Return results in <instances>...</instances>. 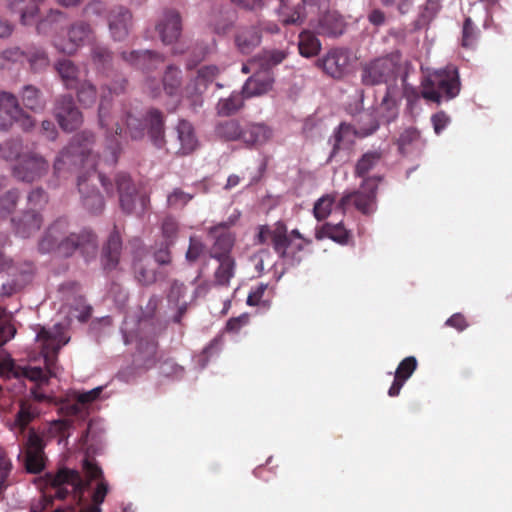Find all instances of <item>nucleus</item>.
Wrapping results in <instances>:
<instances>
[{"label":"nucleus","mask_w":512,"mask_h":512,"mask_svg":"<svg viewBox=\"0 0 512 512\" xmlns=\"http://www.w3.org/2000/svg\"><path fill=\"white\" fill-rule=\"evenodd\" d=\"M77 250L86 259L95 257L98 250L97 236L90 229H82L79 233L69 232V223L65 218L55 220L39 241L41 253L54 252L69 257Z\"/></svg>","instance_id":"obj_1"},{"label":"nucleus","mask_w":512,"mask_h":512,"mask_svg":"<svg viewBox=\"0 0 512 512\" xmlns=\"http://www.w3.org/2000/svg\"><path fill=\"white\" fill-rule=\"evenodd\" d=\"M127 86V80L121 78L112 83V85L102 87L101 100L98 108V121L99 126L105 130L107 149L109 151V157L106 159L111 165L116 164L118 156L121 151L120 142L118 136L122 133V126L120 120L124 121V116H116L111 111L110 101L107 99V94L119 95L123 93Z\"/></svg>","instance_id":"obj_2"},{"label":"nucleus","mask_w":512,"mask_h":512,"mask_svg":"<svg viewBox=\"0 0 512 512\" xmlns=\"http://www.w3.org/2000/svg\"><path fill=\"white\" fill-rule=\"evenodd\" d=\"M461 89L456 67L448 66L429 73L421 82V97L428 102L440 104L455 98Z\"/></svg>","instance_id":"obj_3"},{"label":"nucleus","mask_w":512,"mask_h":512,"mask_svg":"<svg viewBox=\"0 0 512 512\" xmlns=\"http://www.w3.org/2000/svg\"><path fill=\"white\" fill-rule=\"evenodd\" d=\"M268 240L275 252L289 265L294 266L301 262L299 253L302 251V244L288 237L287 227L283 222L275 223L272 228L267 225L259 227L257 243L265 244Z\"/></svg>","instance_id":"obj_4"},{"label":"nucleus","mask_w":512,"mask_h":512,"mask_svg":"<svg viewBox=\"0 0 512 512\" xmlns=\"http://www.w3.org/2000/svg\"><path fill=\"white\" fill-rule=\"evenodd\" d=\"M159 302V299L156 297H151L138 320L139 330L147 332L153 336L151 339L146 341L141 339L138 343V351L143 354L148 365H153L155 363L158 347L155 336L166 326L161 317L157 314Z\"/></svg>","instance_id":"obj_5"},{"label":"nucleus","mask_w":512,"mask_h":512,"mask_svg":"<svg viewBox=\"0 0 512 512\" xmlns=\"http://www.w3.org/2000/svg\"><path fill=\"white\" fill-rule=\"evenodd\" d=\"M94 142V135L91 132L84 131L74 136L70 144L61 151L54 163L55 172L60 171L64 165L80 164L84 167L96 170L99 162L95 161L90 146Z\"/></svg>","instance_id":"obj_6"},{"label":"nucleus","mask_w":512,"mask_h":512,"mask_svg":"<svg viewBox=\"0 0 512 512\" xmlns=\"http://www.w3.org/2000/svg\"><path fill=\"white\" fill-rule=\"evenodd\" d=\"M363 117L366 118L367 125H361L355 128L348 123L342 122L334 129L328 139V144L331 145V152L328 157L329 162L333 161L340 151L350 150L355 143L356 137H367L378 129L379 123L371 114L365 113L362 118Z\"/></svg>","instance_id":"obj_7"},{"label":"nucleus","mask_w":512,"mask_h":512,"mask_svg":"<svg viewBox=\"0 0 512 512\" xmlns=\"http://www.w3.org/2000/svg\"><path fill=\"white\" fill-rule=\"evenodd\" d=\"M46 480L54 491L50 496L58 500H65L72 495L77 503L83 499L84 493L89 486L76 470L62 468L56 473H48Z\"/></svg>","instance_id":"obj_8"},{"label":"nucleus","mask_w":512,"mask_h":512,"mask_svg":"<svg viewBox=\"0 0 512 512\" xmlns=\"http://www.w3.org/2000/svg\"><path fill=\"white\" fill-rule=\"evenodd\" d=\"M146 123L134 117L131 113L125 114V124L127 132L132 139H141L145 134L146 126L153 144L161 148L164 145V119L162 113L157 109H151L147 112Z\"/></svg>","instance_id":"obj_9"},{"label":"nucleus","mask_w":512,"mask_h":512,"mask_svg":"<svg viewBox=\"0 0 512 512\" xmlns=\"http://www.w3.org/2000/svg\"><path fill=\"white\" fill-rule=\"evenodd\" d=\"M115 184L119 195V204L125 214H143L150 203L149 196L144 192H138L131 177L126 173H118L115 176Z\"/></svg>","instance_id":"obj_10"},{"label":"nucleus","mask_w":512,"mask_h":512,"mask_svg":"<svg viewBox=\"0 0 512 512\" xmlns=\"http://www.w3.org/2000/svg\"><path fill=\"white\" fill-rule=\"evenodd\" d=\"M377 179L365 178L360 190L344 195L338 202V208L345 212L353 204L364 215H371L375 211L377 197Z\"/></svg>","instance_id":"obj_11"},{"label":"nucleus","mask_w":512,"mask_h":512,"mask_svg":"<svg viewBox=\"0 0 512 512\" xmlns=\"http://www.w3.org/2000/svg\"><path fill=\"white\" fill-rule=\"evenodd\" d=\"M49 163L40 154L25 152L18 162L11 166V174L18 181L32 183L48 173Z\"/></svg>","instance_id":"obj_12"},{"label":"nucleus","mask_w":512,"mask_h":512,"mask_svg":"<svg viewBox=\"0 0 512 512\" xmlns=\"http://www.w3.org/2000/svg\"><path fill=\"white\" fill-rule=\"evenodd\" d=\"M36 341L40 345L45 365L50 370L56 362L60 349L68 343L69 338L59 325H55L52 329L41 327L37 332Z\"/></svg>","instance_id":"obj_13"},{"label":"nucleus","mask_w":512,"mask_h":512,"mask_svg":"<svg viewBox=\"0 0 512 512\" xmlns=\"http://www.w3.org/2000/svg\"><path fill=\"white\" fill-rule=\"evenodd\" d=\"M397 63L391 57L378 58L366 64L361 73V80L364 85L387 84L397 77Z\"/></svg>","instance_id":"obj_14"},{"label":"nucleus","mask_w":512,"mask_h":512,"mask_svg":"<svg viewBox=\"0 0 512 512\" xmlns=\"http://www.w3.org/2000/svg\"><path fill=\"white\" fill-rule=\"evenodd\" d=\"M53 112L59 126L64 131H74L79 128L83 122L82 113L77 108L71 95H61L57 97Z\"/></svg>","instance_id":"obj_15"},{"label":"nucleus","mask_w":512,"mask_h":512,"mask_svg":"<svg viewBox=\"0 0 512 512\" xmlns=\"http://www.w3.org/2000/svg\"><path fill=\"white\" fill-rule=\"evenodd\" d=\"M110 36L114 41H124L133 29V14L124 6H115L107 14Z\"/></svg>","instance_id":"obj_16"},{"label":"nucleus","mask_w":512,"mask_h":512,"mask_svg":"<svg viewBox=\"0 0 512 512\" xmlns=\"http://www.w3.org/2000/svg\"><path fill=\"white\" fill-rule=\"evenodd\" d=\"M24 448V464L27 472L32 474L40 473L45 467V443L43 438L34 429L29 430Z\"/></svg>","instance_id":"obj_17"},{"label":"nucleus","mask_w":512,"mask_h":512,"mask_svg":"<svg viewBox=\"0 0 512 512\" xmlns=\"http://www.w3.org/2000/svg\"><path fill=\"white\" fill-rule=\"evenodd\" d=\"M208 237L213 241L209 253L214 259L233 258L231 250L235 237L226 223H220L208 230Z\"/></svg>","instance_id":"obj_18"},{"label":"nucleus","mask_w":512,"mask_h":512,"mask_svg":"<svg viewBox=\"0 0 512 512\" xmlns=\"http://www.w3.org/2000/svg\"><path fill=\"white\" fill-rule=\"evenodd\" d=\"M319 13V17L315 20L311 19L309 25L318 35L326 37H338L343 34L346 23L342 15L337 11L327 10Z\"/></svg>","instance_id":"obj_19"},{"label":"nucleus","mask_w":512,"mask_h":512,"mask_svg":"<svg viewBox=\"0 0 512 512\" xmlns=\"http://www.w3.org/2000/svg\"><path fill=\"white\" fill-rule=\"evenodd\" d=\"M77 186L82 206L90 214H101L105 208V201L95 184L90 182V176H80Z\"/></svg>","instance_id":"obj_20"},{"label":"nucleus","mask_w":512,"mask_h":512,"mask_svg":"<svg viewBox=\"0 0 512 512\" xmlns=\"http://www.w3.org/2000/svg\"><path fill=\"white\" fill-rule=\"evenodd\" d=\"M155 29L164 44L175 42L182 31V22L179 12L174 9L164 10Z\"/></svg>","instance_id":"obj_21"},{"label":"nucleus","mask_w":512,"mask_h":512,"mask_svg":"<svg viewBox=\"0 0 512 512\" xmlns=\"http://www.w3.org/2000/svg\"><path fill=\"white\" fill-rule=\"evenodd\" d=\"M317 66L332 78H342L348 70L349 55L342 49H332L317 60Z\"/></svg>","instance_id":"obj_22"},{"label":"nucleus","mask_w":512,"mask_h":512,"mask_svg":"<svg viewBox=\"0 0 512 512\" xmlns=\"http://www.w3.org/2000/svg\"><path fill=\"white\" fill-rule=\"evenodd\" d=\"M91 39H94V31L91 26L84 21H78L72 24L68 30V42L64 45L55 44V46L61 52L70 55L75 53L85 41Z\"/></svg>","instance_id":"obj_23"},{"label":"nucleus","mask_w":512,"mask_h":512,"mask_svg":"<svg viewBox=\"0 0 512 512\" xmlns=\"http://www.w3.org/2000/svg\"><path fill=\"white\" fill-rule=\"evenodd\" d=\"M22 115L17 97L9 92H0V129L8 130L14 120Z\"/></svg>","instance_id":"obj_24"},{"label":"nucleus","mask_w":512,"mask_h":512,"mask_svg":"<svg viewBox=\"0 0 512 512\" xmlns=\"http://www.w3.org/2000/svg\"><path fill=\"white\" fill-rule=\"evenodd\" d=\"M273 137V130L265 123L249 122L243 126L242 142L248 147H260Z\"/></svg>","instance_id":"obj_25"},{"label":"nucleus","mask_w":512,"mask_h":512,"mask_svg":"<svg viewBox=\"0 0 512 512\" xmlns=\"http://www.w3.org/2000/svg\"><path fill=\"white\" fill-rule=\"evenodd\" d=\"M121 58L128 64L143 70H152L164 62V58L159 53L150 50H133L130 52L123 51Z\"/></svg>","instance_id":"obj_26"},{"label":"nucleus","mask_w":512,"mask_h":512,"mask_svg":"<svg viewBox=\"0 0 512 512\" xmlns=\"http://www.w3.org/2000/svg\"><path fill=\"white\" fill-rule=\"evenodd\" d=\"M11 221L15 233L22 238H28L40 229L43 218L39 212L31 209L25 211L19 218H12Z\"/></svg>","instance_id":"obj_27"},{"label":"nucleus","mask_w":512,"mask_h":512,"mask_svg":"<svg viewBox=\"0 0 512 512\" xmlns=\"http://www.w3.org/2000/svg\"><path fill=\"white\" fill-rule=\"evenodd\" d=\"M273 82L269 71H259L247 79L242 88V93L246 98L263 95L271 90Z\"/></svg>","instance_id":"obj_28"},{"label":"nucleus","mask_w":512,"mask_h":512,"mask_svg":"<svg viewBox=\"0 0 512 512\" xmlns=\"http://www.w3.org/2000/svg\"><path fill=\"white\" fill-rule=\"evenodd\" d=\"M121 249L122 240L116 227H114L102 250L101 261L105 270H113L117 267Z\"/></svg>","instance_id":"obj_29"},{"label":"nucleus","mask_w":512,"mask_h":512,"mask_svg":"<svg viewBox=\"0 0 512 512\" xmlns=\"http://www.w3.org/2000/svg\"><path fill=\"white\" fill-rule=\"evenodd\" d=\"M417 368V360L414 356L404 358L395 371V377L392 385L388 390L390 397L399 395L404 383L411 377Z\"/></svg>","instance_id":"obj_30"},{"label":"nucleus","mask_w":512,"mask_h":512,"mask_svg":"<svg viewBox=\"0 0 512 512\" xmlns=\"http://www.w3.org/2000/svg\"><path fill=\"white\" fill-rule=\"evenodd\" d=\"M261 38V32L257 27H243L235 35V45L240 53L248 55L260 45Z\"/></svg>","instance_id":"obj_31"},{"label":"nucleus","mask_w":512,"mask_h":512,"mask_svg":"<svg viewBox=\"0 0 512 512\" xmlns=\"http://www.w3.org/2000/svg\"><path fill=\"white\" fill-rule=\"evenodd\" d=\"M383 160V153L381 150H370L365 152L356 162L354 166V176L358 178H370L368 174L373 171ZM377 183L381 177L374 176Z\"/></svg>","instance_id":"obj_32"},{"label":"nucleus","mask_w":512,"mask_h":512,"mask_svg":"<svg viewBox=\"0 0 512 512\" xmlns=\"http://www.w3.org/2000/svg\"><path fill=\"white\" fill-rule=\"evenodd\" d=\"M177 138L180 143L178 152L187 155L192 153L198 146L194 127L186 120H180L176 126Z\"/></svg>","instance_id":"obj_33"},{"label":"nucleus","mask_w":512,"mask_h":512,"mask_svg":"<svg viewBox=\"0 0 512 512\" xmlns=\"http://www.w3.org/2000/svg\"><path fill=\"white\" fill-rule=\"evenodd\" d=\"M155 263L149 259H140L134 263L135 278L141 285L149 286L160 283L162 272L157 271Z\"/></svg>","instance_id":"obj_34"},{"label":"nucleus","mask_w":512,"mask_h":512,"mask_svg":"<svg viewBox=\"0 0 512 512\" xmlns=\"http://www.w3.org/2000/svg\"><path fill=\"white\" fill-rule=\"evenodd\" d=\"M322 237H328L339 244L345 245L350 242L352 234L350 230L346 229L342 222L337 224L325 223L316 234L317 239H321Z\"/></svg>","instance_id":"obj_35"},{"label":"nucleus","mask_w":512,"mask_h":512,"mask_svg":"<svg viewBox=\"0 0 512 512\" xmlns=\"http://www.w3.org/2000/svg\"><path fill=\"white\" fill-rule=\"evenodd\" d=\"M321 42L311 30H303L298 38V50L301 56L311 58L321 51Z\"/></svg>","instance_id":"obj_36"},{"label":"nucleus","mask_w":512,"mask_h":512,"mask_svg":"<svg viewBox=\"0 0 512 512\" xmlns=\"http://www.w3.org/2000/svg\"><path fill=\"white\" fill-rule=\"evenodd\" d=\"M243 126L236 119H227L217 123L215 134L224 141H242Z\"/></svg>","instance_id":"obj_37"},{"label":"nucleus","mask_w":512,"mask_h":512,"mask_svg":"<svg viewBox=\"0 0 512 512\" xmlns=\"http://www.w3.org/2000/svg\"><path fill=\"white\" fill-rule=\"evenodd\" d=\"M56 70L66 88L75 89L77 87L79 69L71 60H59L56 64Z\"/></svg>","instance_id":"obj_38"},{"label":"nucleus","mask_w":512,"mask_h":512,"mask_svg":"<svg viewBox=\"0 0 512 512\" xmlns=\"http://www.w3.org/2000/svg\"><path fill=\"white\" fill-rule=\"evenodd\" d=\"M25 59L29 63L30 69L34 73L46 70L50 64L48 54L43 48L30 47L26 50Z\"/></svg>","instance_id":"obj_39"},{"label":"nucleus","mask_w":512,"mask_h":512,"mask_svg":"<svg viewBox=\"0 0 512 512\" xmlns=\"http://www.w3.org/2000/svg\"><path fill=\"white\" fill-rule=\"evenodd\" d=\"M39 414L38 408L29 401H22L18 412L15 415L14 424L24 432L26 427L32 422Z\"/></svg>","instance_id":"obj_40"},{"label":"nucleus","mask_w":512,"mask_h":512,"mask_svg":"<svg viewBox=\"0 0 512 512\" xmlns=\"http://www.w3.org/2000/svg\"><path fill=\"white\" fill-rule=\"evenodd\" d=\"M378 111L381 118L387 123H390L391 121H394L397 118L398 100L392 94L390 88H387L386 94L379 105Z\"/></svg>","instance_id":"obj_41"},{"label":"nucleus","mask_w":512,"mask_h":512,"mask_svg":"<svg viewBox=\"0 0 512 512\" xmlns=\"http://www.w3.org/2000/svg\"><path fill=\"white\" fill-rule=\"evenodd\" d=\"M216 260L219 262V266L214 273L215 284L218 286H227L230 283V279L234 276L235 260L234 258Z\"/></svg>","instance_id":"obj_42"},{"label":"nucleus","mask_w":512,"mask_h":512,"mask_svg":"<svg viewBox=\"0 0 512 512\" xmlns=\"http://www.w3.org/2000/svg\"><path fill=\"white\" fill-rule=\"evenodd\" d=\"M91 59L98 69L105 71L111 66L113 53L107 46L93 44L91 48Z\"/></svg>","instance_id":"obj_43"},{"label":"nucleus","mask_w":512,"mask_h":512,"mask_svg":"<svg viewBox=\"0 0 512 512\" xmlns=\"http://www.w3.org/2000/svg\"><path fill=\"white\" fill-rule=\"evenodd\" d=\"M243 93H232L228 98L220 99L217 104V112L222 116L236 113L243 106Z\"/></svg>","instance_id":"obj_44"},{"label":"nucleus","mask_w":512,"mask_h":512,"mask_svg":"<svg viewBox=\"0 0 512 512\" xmlns=\"http://www.w3.org/2000/svg\"><path fill=\"white\" fill-rule=\"evenodd\" d=\"M22 150L23 143L21 139H9L1 146L0 156L6 161L15 163L25 154Z\"/></svg>","instance_id":"obj_45"},{"label":"nucleus","mask_w":512,"mask_h":512,"mask_svg":"<svg viewBox=\"0 0 512 512\" xmlns=\"http://www.w3.org/2000/svg\"><path fill=\"white\" fill-rule=\"evenodd\" d=\"M24 106L32 111L42 108L41 91L33 85H25L21 92Z\"/></svg>","instance_id":"obj_46"},{"label":"nucleus","mask_w":512,"mask_h":512,"mask_svg":"<svg viewBox=\"0 0 512 512\" xmlns=\"http://www.w3.org/2000/svg\"><path fill=\"white\" fill-rule=\"evenodd\" d=\"M76 88L78 100L82 105L90 107L96 102L97 90L92 83L84 81Z\"/></svg>","instance_id":"obj_47"},{"label":"nucleus","mask_w":512,"mask_h":512,"mask_svg":"<svg viewBox=\"0 0 512 512\" xmlns=\"http://www.w3.org/2000/svg\"><path fill=\"white\" fill-rule=\"evenodd\" d=\"M288 53L283 49H267L263 50L261 55L262 65L265 67L264 70H269L270 68L279 65L282 63Z\"/></svg>","instance_id":"obj_48"},{"label":"nucleus","mask_w":512,"mask_h":512,"mask_svg":"<svg viewBox=\"0 0 512 512\" xmlns=\"http://www.w3.org/2000/svg\"><path fill=\"white\" fill-rule=\"evenodd\" d=\"M180 70L173 66H168L164 77L163 86L167 94L173 95L180 86Z\"/></svg>","instance_id":"obj_49"},{"label":"nucleus","mask_w":512,"mask_h":512,"mask_svg":"<svg viewBox=\"0 0 512 512\" xmlns=\"http://www.w3.org/2000/svg\"><path fill=\"white\" fill-rule=\"evenodd\" d=\"M334 201V197L329 194L322 196L316 201L313 213L318 221H322L330 215Z\"/></svg>","instance_id":"obj_50"},{"label":"nucleus","mask_w":512,"mask_h":512,"mask_svg":"<svg viewBox=\"0 0 512 512\" xmlns=\"http://www.w3.org/2000/svg\"><path fill=\"white\" fill-rule=\"evenodd\" d=\"M421 142L420 132L415 128L405 129L398 139L399 150L404 153L410 146Z\"/></svg>","instance_id":"obj_51"},{"label":"nucleus","mask_w":512,"mask_h":512,"mask_svg":"<svg viewBox=\"0 0 512 512\" xmlns=\"http://www.w3.org/2000/svg\"><path fill=\"white\" fill-rule=\"evenodd\" d=\"M18 199L19 191L17 189L7 191L0 198V217L10 214L16 208Z\"/></svg>","instance_id":"obj_52"},{"label":"nucleus","mask_w":512,"mask_h":512,"mask_svg":"<svg viewBox=\"0 0 512 512\" xmlns=\"http://www.w3.org/2000/svg\"><path fill=\"white\" fill-rule=\"evenodd\" d=\"M478 31L471 18H466L462 28V46L466 48L473 47L476 43Z\"/></svg>","instance_id":"obj_53"},{"label":"nucleus","mask_w":512,"mask_h":512,"mask_svg":"<svg viewBox=\"0 0 512 512\" xmlns=\"http://www.w3.org/2000/svg\"><path fill=\"white\" fill-rule=\"evenodd\" d=\"M15 375L16 376H23L31 381H34V382H47L48 379L43 371L42 368L40 367H30V366H25V367H18L17 370L15 371Z\"/></svg>","instance_id":"obj_54"},{"label":"nucleus","mask_w":512,"mask_h":512,"mask_svg":"<svg viewBox=\"0 0 512 512\" xmlns=\"http://www.w3.org/2000/svg\"><path fill=\"white\" fill-rule=\"evenodd\" d=\"M210 26L218 35H225L232 26V20L227 16V13L220 11L219 16H214L210 20Z\"/></svg>","instance_id":"obj_55"},{"label":"nucleus","mask_w":512,"mask_h":512,"mask_svg":"<svg viewBox=\"0 0 512 512\" xmlns=\"http://www.w3.org/2000/svg\"><path fill=\"white\" fill-rule=\"evenodd\" d=\"M178 222L172 217H166L162 222V234L165 242L174 244L178 234Z\"/></svg>","instance_id":"obj_56"},{"label":"nucleus","mask_w":512,"mask_h":512,"mask_svg":"<svg viewBox=\"0 0 512 512\" xmlns=\"http://www.w3.org/2000/svg\"><path fill=\"white\" fill-rule=\"evenodd\" d=\"M205 245L197 237H190L189 247L186 252V259L189 262L197 261L200 256L204 253Z\"/></svg>","instance_id":"obj_57"},{"label":"nucleus","mask_w":512,"mask_h":512,"mask_svg":"<svg viewBox=\"0 0 512 512\" xmlns=\"http://www.w3.org/2000/svg\"><path fill=\"white\" fill-rule=\"evenodd\" d=\"M192 195L182 191L179 188L173 190L167 197V203L170 207H183L185 206L191 199Z\"/></svg>","instance_id":"obj_58"},{"label":"nucleus","mask_w":512,"mask_h":512,"mask_svg":"<svg viewBox=\"0 0 512 512\" xmlns=\"http://www.w3.org/2000/svg\"><path fill=\"white\" fill-rule=\"evenodd\" d=\"M172 243L162 242L159 248L154 252V262L158 265H167L171 262L170 247Z\"/></svg>","instance_id":"obj_59"},{"label":"nucleus","mask_w":512,"mask_h":512,"mask_svg":"<svg viewBox=\"0 0 512 512\" xmlns=\"http://www.w3.org/2000/svg\"><path fill=\"white\" fill-rule=\"evenodd\" d=\"M219 73V69L216 66H203L198 70L197 81L203 85L208 82H212Z\"/></svg>","instance_id":"obj_60"},{"label":"nucleus","mask_w":512,"mask_h":512,"mask_svg":"<svg viewBox=\"0 0 512 512\" xmlns=\"http://www.w3.org/2000/svg\"><path fill=\"white\" fill-rule=\"evenodd\" d=\"M83 470L88 478V481H85L86 483L90 484V481L102 478V469L96 463L88 459H85L83 462Z\"/></svg>","instance_id":"obj_61"},{"label":"nucleus","mask_w":512,"mask_h":512,"mask_svg":"<svg viewBox=\"0 0 512 512\" xmlns=\"http://www.w3.org/2000/svg\"><path fill=\"white\" fill-rule=\"evenodd\" d=\"M28 203L33 207H42L48 201L47 193L42 188H35L28 194Z\"/></svg>","instance_id":"obj_62"},{"label":"nucleus","mask_w":512,"mask_h":512,"mask_svg":"<svg viewBox=\"0 0 512 512\" xmlns=\"http://www.w3.org/2000/svg\"><path fill=\"white\" fill-rule=\"evenodd\" d=\"M442 0H426V3L421 12V16L424 20L433 19L436 14L440 11Z\"/></svg>","instance_id":"obj_63"},{"label":"nucleus","mask_w":512,"mask_h":512,"mask_svg":"<svg viewBox=\"0 0 512 512\" xmlns=\"http://www.w3.org/2000/svg\"><path fill=\"white\" fill-rule=\"evenodd\" d=\"M431 122L435 133L439 135L450 123V117L444 111H440L432 115Z\"/></svg>","instance_id":"obj_64"}]
</instances>
